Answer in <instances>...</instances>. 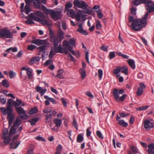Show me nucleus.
I'll list each match as a JSON object with an SVG mask.
<instances>
[{"instance_id": "4d7b16f0", "label": "nucleus", "mask_w": 154, "mask_h": 154, "mask_svg": "<svg viewBox=\"0 0 154 154\" xmlns=\"http://www.w3.org/2000/svg\"><path fill=\"white\" fill-rule=\"evenodd\" d=\"M91 129V127L88 128L86 130V136L88 137H89L90 136L91 132L90 131V130Z\"/></svg>"}, {"instance_id": "20e7f679", "label": "nucleus", "mask_w": 154, "mask_h": 154, "mask_svg": "<svg viewBox=\"0 0 154 154\" xmlns=\"http://www.w3.org/2000/svg\"><path fill=\"white\" fill-rule=\"evenodd\" d=\"M42 8L44 12L46 14H50L53 19L57 20L61 18L62 9L58 11H55L53 10L48 9L44 5L42 6Z\"/></svg>"}, {"instance_id": "393cba45", "label": "nucleus", "mask_w": 154, "mask_h": 154, "mask_svg": "<svg viewBox=\"0 0 154 154\" xmlns=\"http://www.w3.org/2000/svg\"><path fill=\"white\" fill-rule=\"evenodd\" d=\"M121 70H120V72L122 73L125 74V75H128V70L127 67L125 66H124L122 67H121Z\"/></svg>"}, {"instance_id": "79ce46f5", "label": "nucleus", "mask_w": 154, "mask_h": 154, "mask_svg": "<svg viewBox=\"0 0 154 154\" xmlns=\"http://www.w3.org/2000/svg\"><path fill=\"white\" fill-rule=\"evenodd\" d=\"M116 54L119 56L122 57L124 58L128 59L129 58V56L125 54H122L121 52H117L116 53Z\"/></svg>"}, {"instance_id": "9d476101", "label": "nucleus", "mask_w": 154, "mask_h": 154, "mask_svg": "<svg viewBox=\"0 0 154 154\" xmlns=\"http://www.w3.org/2000/svg\"><path fill=\"white\" fill-rule=\"evenodd\" d=\"M30 16L32 17L33 20L38 22H41L42 24L44 25H46L50 26H51L52 25V23H51L49 22L48 20L41 19L38 17H33V16L32 14H31L30 15Z\"/></svg>"}, {"instance_id": "7ed1b4c3", "label": "nucleus", "mask_w": 154, "mask_h": 154, "mask_svg": "<svg viewBox=\"0 0 154 154\" xmlns=\"http://www.w3.org/2000/svg\"><path fill=\"white\" fill-rule=\"evenodd\" d=\"M73 4L74 8L76 7L84 10L82 12L85 14H91L92 13L91 10L88 8L89 5L84 1L74 0Z\"/></svg>"}, {"instance_id": "4468645a", "label": "nucleus", "mask_w": 154, "mask_h": 154, "mask_svg": "<svg viewBox=\"0 0 154 154\" xmlns=\"http://www.w3.org/2000/svg\"><path fill=\"white\" fill-rule=\"evenodd\" d=\"M77 32L85 35L88 34V32L86 30L83 29V27L82 23H80L78 26V29L77 30Z\"/></svg>"}, {"instance_id": "e2e57ef3", "label": "nucleus", "mask_w": 154, "mask_h": 154, "mask_svg": "<svg viewBox=\"0 0 154 154\" xmlns=\"http://www.w3.org/2000/svg\"><path fill=\"white\" fill-rule=\"evenodd\" d=\"M53 63V61L52 59H50L47 60L46 62L44 63V65L45 66H47L49 64Z\"/></svg>"}, {"instance_id": "b1692460", "label": "nucleus", "mask_w": 154, "mask_h": 154, "mask_svg": "<svg viewBox=\"0 0 154 154\" xmlns=\"http://www.w3.org/2000/svg\"><path fill=\"white\" fill-rule=\"evenodd\" d=\"M39 120V118L36 117L35 118H32L30 120H29V122L31 123V125H35L36 122H38Z\"/></svg>"}, {"instance_id": "338daca9", "label": "nucleus", "mask_w": 154, "mask_h": 154, "mask_svg": "<svg viewBox=\"0 0 154 154\" xmlns=\"http://www.w3.org/2000/svg\"><path fill=\"white\" fill-rule=\"evenodd\" d=\"M85 94L86 95H87V96L89 97H90L91 98H92L94 97L93 95L90 91L86 92L85 93Z\"/></svg>"}, {"instance_id": "473e14b6", "label": "nucleus", "mask_w": 154, "mask_h": 154, "mask_svg": "<svg viewBox=\"0 0 154 154\" xmlns=\"http://www.w3.org/2000/svg\"><path fill=\"white\" fill-rule=\"evenodd\" d=\"M118 124L124 127H126L128 126V123L125 122L123 120H120Z\"/></svg>"}, {"instance_id": "a878e982", "label": "nucleus", "mask_w": 154, "mask_h": 154, "mask_svg": "<svg viewBox=\"0 0 154 154\" xmlns=\"http://www.w3.org/2000/svg\"><path fill=\"white\" fill-rule=\"evenodd\" d=\"M84 140V137L82 134H79L77 136V142L78 143L82 142Z\"/></svg>"}, {"instance_id": "864d4df0", "label": "nucleus", "mask_w": 154, "mask_h": 154, "mask_svg": "<svg viewBox=\"0 0 154 154\" xmlns=\"http://www.w3.org/2000/svg\"><path fill=\"white\" fill-rule=\"evenodd\" d=\"M43 112L45 113H48V112H51V107H48L46 108H45L43 110Z\"/></svg>"}, {"instance_id": "de8ad7c7", "label": "nucleus", "mask_w": 154, "mask_h": 154, "mask_svg": "<svg viewBox=\"0 0 154 154\" xmlns=\"http://www.w3.org/2000/svg\"><path fill=\"white\" fill-rule=\"evenodd\" d=\"M45 49L44 50V51H42V60H44V59H45V55H47L48 54V52L45 51Z\"/></svg>"}, {"instance_id": "1a4fd4ad", "label": "nucleus", "mask_w": 154, "mask_h": 154, "mask_svg": "<svg viewBox=\"0 0 154 154\" xmlns=\"http://www.w3.org/2000/svg\"><path fill=\"white\" fill-rule=\"evenodd\" d=\"M63 43V46L67 48H72L75 47V40L74 38L70 39L69 41L64 40Z\"/></svg>"}, {"instance_id": "09e8293b", "label": "nucleus", "mask_w": 154, "mask_h": 154, "mask_svg": "<svg viewBox=\"0 0 154 154\" xmlns=\"http://www.w3.org/2000/svg\"><path fill=\"white\" fill-rule=\"evenodd\" d=\"M89 52L88 51H86L85 52V59L86 62L88 63H89Z\"/></svg>"}, {"instance_id": "a211bd4d", "label": "nucleus", "mask_w": 154, "mask_h": 154, "mask_svg": "<svg viewBox=\"0 0 154 154\" xmlns=\"http://www.w3.org/2000/svg\"><path fill=\"white\" fill-rule=\"evenodd\" d=\"M22 121L18 117H17L14 121L13 126L18 127L21 124Z\"/></svg>"}, {"instance_id": "aec40b11", "label": "nucleus", "mask_w": 154, "mask_h": 154, "mask_svg": "<svg viewBox=\"0 0 154 154\" xmlns=\"http://www.w3.org/2000/svg\"><path fill=\"white\" fill-rule=\"evenodd\" d=\"M57 35L61 41L64 38V33L63 31L60 29L57 31Z\"/></svg>"}, {"instance_id": "a18cd8bd", "label": "nucleus", "mask_w": 154, "mask_h": 154, "mask_svg": "<svg viewBox=\"0 0 154 154\" xmlns=\"http://www.w3.org/2000/svg\"><path fill=\"white\" fill-rule=\"evenodd\" d=\"M33 5L37 8L39 7V0H32Z\"/></svg>"}, {"instance_id": "f3484780", "label": "nucleus", "mask_w": 154, "mask_h": 154, "mask_svg": "<svg viewBox=\"0 0 154 154\" xmlns=\"http://www.w3.org/2000/svg\"><path fill=\"white\" fill-rule=\"evenodd\" d=\"M128 63L131 67L133 69L135 68L134 61L131 59H129L128 60Z\"/></svg>"}, {"instance_id": "5fc2aeb1", "label": "nucleus", "mask_w": 154, "mask_h": 154, "mask_svg": "<svg viewBox=\"0 0 154 154\" xmlns=\"http://www.w3.org/2000/svg\"><path fill=\"white\" fill-rule=\"evenodd\" d=\"M75 18L77 21H79L81 20V15L78 12L76 13L75 14Z\"/></svg>"}, {"instance_id": "dca6fc26", "label": "nucleus", "mask_w": 154, "mask_h": 154, "mask_svg": "<svg viewBox=\"0 0 154 154\" xmlns=\"http://www.w3.org/2000/svg\"><path fill=\"white\" fill-rule=\"evenodd\" d=\"M149 149L148 153L149 154H154V143H152L148 145Z\"/></svg>"}, {"instance_id": "0e129e2a", "label": "nucleus", "mask_w": 154, "mask_h": 154, "mask_svg": "<svg viewBox=\"0 0 154 154\" xmlns=\"http://www.w3.org/2000/svg\"><path fill=\"white\" fill-rule=\"evenodd\" d=\"M137 10V9L136 8H131V14L133 15H136V11Z\"/></svg>"}, {"instance_id": "6ab92c4d", "label": "nucleus", "mask_w": 154, "mask_h": 154, "mask_svg": "<svg viewBox=\"0 0 154 154\" xmlns=\"http://www.w3.org/2000/svg\"><path fill=\"white\" fill-rule=\"evenodd\" d=\"M54 123L55 124L57 127H60L62 123L61 120L59 119L55 118L54 120Z\"/></svg>"}, {"instance_id": "8fccbe9b", "label": "nucleus", "mask_w": 154, "mask_h": 154, "mask_svg": "<svg viewBox=\"0 0 154 154\" xmlns=\"http://www.w3.org/2000/svg\"><path fill=\"white\" fill-rule=\"evenodd\" d=\"M98 77L99 80H101L102 78L103 75V70L101 69H99L98 70Z\"/></svg>"}, {"instance_id": "37998d69", "label": "nucleus", "mask_w": 154, "mask_h": 154, "mask_svg": "<svg viewBox=\"0 0 154 154\" xmlns=\"http://www.w3.org/2000/svg\"><path fill=\"white\" fill-rule=\"evenodd\" d=\"M72 125L76 129V130H78V125L76 122V120L75 118L73 119Z\"/></svg>"}, {"instance_id": "f03ea898", "label": "nucleus", "mask_w": 154, "mask_h": 154, "mask_svg": "<svg viewBox=\"0 0 154 154\" xmlns=\"http://www.w3.org/2000/svg\"><path fill=\"white\" fill-rule=\"evenodd\" d=\"M12 105L15 107H18L20 105L22 102L21 100L17 98L16 101L11 98L8 99L7 102V106L6 108L3 107H0L1 112L4 115L7 114V119L8 120L9 127H10L13 123L15 119V116L13 113V108Z\"/></svg>"}, {"instance_id": "39448f33", "label": "nucleus", "mask_w": 154, "mask_h": 154, "mask_svg": "<svg viewBox=\"0 0 154 154\" xmlns=\"http://www.w3.org/2000/svg\"><path fill=\"white\" fill-rule=\"evenodd\" d=\"M31 43L38 46L42 45V46L38 47L37 48H45L48 47V46L49 45L48 39H35L32 40ZM27 48H37L35 46L31 45H29Z\"/></svg>"}, {"instance_id": "3c124183", "label": "nucleus", "mask_w": 154, "mask_h": 154, "mask_svg": "<svg viewBox=\"0 0 154 154\" xmlns=\"http://www.w3.org/2000/svg\"><path fill=\"white\" fill-rule=\"evenodd\" d=\"M140 0H134L132 2L133 4L135 6H137L141 4Z\"/></svg>"}, {"instance_id": "a19ab883", "label": "nucleus", "mask_w": 154, "mask_h": 154, "mask_svg": "<svg viewBox=\"0 0 154 154\" xmlns=\"http://www.w3.org/2000/svg\"><path fill=\"white\" fill-rule=\"evenodd\" d=\"M9 75L10 78L12 79L14 78L16 74L15 72L11 70H10L9 71Z\"/></svg>"}, {"instance_id": "774afa93", "label": "nucleus", "mask_w": 154, "mask_h": 154, "mask_svg": "<svg viewBox=\"0 0 154 154\" xmlns=\"http://www.w3.org/2000/svg\"><path fill=\"white\" fill-rule=\"evenodd\" d=\"M129 115V114H125L123 112H122L119 113V115L122 117H125Z\"/></svg>"}, {"instance_id": "c756f323", "label": "nucleus", "mask_w": 154, "mask_h": 154, "mask_svg": "<svg viewBox=\"0 0 154 154\" xmlns=\"http://www.w3.org/2000/svg\"><path fill=\"white\" fill-rule=\"evenodd\" d=\"M67 15L70 17H73L75 16V12L73 9H70L67 11Z\"/></svg>"}, {"instance_id": "f8f14e48", "label": "nucleus", "mask_w": 154, "mask_h": 154, "mask_svg": "<svg viewBox=\"0 0 154 154\" xmlns=\"http://www.w3.org/2000/svg\"><path fill=\"white\" fill-rule=\"evenodd\" d=\"M144 128L147 130H149L153 127V123L151 122L148 119L146 120L144 122Z\"/></svg>"}, {"instance_id": "49530a36", "label": "nucleus", "mask_w": 154, "mask_h": 154, "mask_svg": "<svg viewBox=\"0 0 154 154\" xmlns=\"http://www.w3.org/2000/svg\"><path fill=\"white\" fill-rule=\"evenodd\" d=\"M53 49H51L50 51L49 55V57L50 59H52L53 58L54 55L55 54L54 52V51Z\"/></svg>"}, {"instance_id": "5701e85b", "label": "nucleus", "mask_w": 154, "mask_h": 154, "mask_svg": "<svg viewBox=\"0 0 154 154\" xmlns=\"http://www.w3.org/2000/svg\"><path fill=\"white\" fill-rule=\"evenodd\" d=\"M79 71L81 75L82 79H84L86 75V72L85 69L84 68H81L79 69Z\"/></svg>"}, {"instance_id": "cd10ccee", "label": "nucleus", "mask_w": 154, "mask_h": 154, "mask_svg": "<svg viewBox=\"0 0 154 154\" xmlns=\"http://www.w3.org/2000/svg\"><path fill=\"white\" fill-rule=\"evenodd\" d=\"M3 138L4 139V142L5 145L9 144L10 141L11 139L9 137L3 136Z\"/></svg>"}, {"instance_id": "7c9ffc66", "label": "nucleus", "mask_w": 154, "mask_h": 154, "mask_svg": "<svg viewBox=\"0 0 154 154\" xmlns=\"http://www.w3.org/2000/svg\"><path fill=\"white\" fill-rule=\"evenodd\" d=\"M38 112V109L36 106H34L33 108L31 109L29 111V113L31 115L34 114Z\"/></svg>"}, {"instance_id": "9b49d317", "label": "nucleus", "mask_w": 154, "mask_h": 154, "mask_svg": "<svg viewBox=\"0 0 154 154\" xmlns=\"http://www.w3.org/2000/svg\"><path fill=\"white\" fill-rule=\"evenodd\" d=\"M26 5L24 7V12L26 14H28L31 10L29 8V5L32 2V0H25Z\"/></svg>"}, {"instance_id": "ddd939ff", "label": "nucleus", "mask_w": 154, "mask_h": 154, "mask_svg": "<svg viewBox=\"0 0 154 154\" xmlns=\"http://www.w3.org/2000/svg\"><path fill=\"white\" fill-rule=\"evenodd\" d=\"M31 14H32L33 16L34 17H36V16H37L41 18H44L45 17V16L44 14L41 11H36L35 13H31L29 15V17L31 18L33 20L32 17L30 16V15Z\"/></svg>"}, {"instance_id": "6e6552de", "label": "nucleus", "mask_w": 154, "mask_h": 154, "mask_svg": "<svg viewBox=\"0 0 154 154\" xmlns=\"http://www.w3.org/2000/svg\"><path fill=\"white\" fill-rule=\"evenodd\" d=\"M13 34L8 29H0V36L2 38L5 37L7 38H12Z\"/></svg>"}, {"instance_id": "e433bc0d", "label": "nucleus", "mask_w": 154, "mask_h": 154, "mask_svg": "<svg viewBox=\"0 0 154 154\" xmlns=\"http://www.w3.org/2000/svg\"><path fill=\"white\" fill-rule=\"evenodd\" d=\"M96 28L98 30H100L101 29L102 26L99 20H97L96 22Z\"/></svg>"}, {"instance_id": "2eb2a0df", "label": "nucleus", "mask_w": 154, "mask_h": 154, "mask_svg": "<svg viewBox=\"0 0 154 154\" xmlns=\"http://www.w3.org/2000/svg\"><path fill=\"white\" fill-rule=\"evenodd\" d=\"M54 49V51L55 53H64L66 54H68V51L67 50V49Z\"/></svg>"}, {"instance_id": "4c0bfd02", "label": "nucleus", "mask_w": 154, "mask_h": 154, "mask_svg": "<svg viewBox=\"0 0 154 154\" xmlns=\"http://www.w3.org/2000/svg\"><path fill=\"white\" fill-rule=\"evenodd\" d=\"M96 11L97 12V16L99 19H102L103 17V14L101 12V10L100 9H98Z\"/></svg>"}, {"instance_id": "4be33fe9", "label": "nucleus", "mask_w": 154, "mask_h": 154, "mask_svg": "<svg viewBox=\"0 0 154 154\" xmlns=\"http://www.w3.org/2000/svg\"><path fill=\"white\" fill-rule=\"evenodd\" d=\"M121 67L120 66H118L116 67V69H114L113 72V73L114 74H115L116 75L117 77H118L120 76V74H118L120 72V70H121Z\"/></svg>"}, {"instance_id": "c03bdc74", "label": "nucleus", "mask_w": 154, "mask_h": 154, "mask_svg": "<svg viewBox=\"0 0 154 154\" xmlns=\"http://www.w3.org/2000/svg\"><path fill=\"white\" fill-rule=\"evenodd\" d=\"M96 135L98 137L101 139H103V137L102 135L101 132L99 130H97L96 131Z\"/></svg>"}, {"instance_id": "412c9836", "label": "nucleus", "mask_w": 154, "mask_h": 154, "mask_svg": "<svg viewBox=\"0 0 154 154\" xmlns=\"http://www.w3.org/2000/svg\"><path fill=\"white\" fill-rule=\"evenodd\" d=\"M72 4L70 2H67L65 5L64 12H66L69 9L72 7Z\"/></svg>"}, {"instance_id": "13d9d810", "label": "nucleus", "mask_w": 154, "mask_h": 154, "mask_svg": "<svg viewBox=\"0 0 154 154\" xmlns=\"http://www.w3.org/2000/svg\"><path fill=\"white\" fill-rule=\"evenodd\" d=\"M35 89L37 92L39 93L44 90V89H43L42 87H40L39 86H36Z\"/></svg>"}, {"instance_id": "f704fd0d", "label": "nucleus", "mask_w": 154, "mask_h": 154, "mask_svg": "<svg viewBox=\"0 0 154 154\" xmlns=\"http://www.w3.org/2000/svg\"><path fill=\"white\" fill-rule=\"evenodd\" d=\"M27 20L25 21V23L28 24L30 25L32 24H35V23L32 20V18H31L29 17L28 16V17H27Z\"/></svg>"}, {"instance_id": "6e6d98bb", "label": "nucleus", "mask_w": 154, "mask_h": 154, "mask_svg": "<svg viewBox=\"0 0 154 154\" xmlns=\"http://www.w3.org/2000/svg\"><path fill=\"white\" fill-rule=\"evenodd\" d=\"M36 62L35 60V58L34 57H32L30 60L29 62V64L30 65H32L35 62Z\"/></svg>"}, {"instance_id": "f257e3e1", "label": "nucleus", "mask_w": 154, "mask_h": 154, "mask_svg": "<svg viewBox=\"0 0 154 154\" xmlns=\"http://www.w3.org/2000/svg\"><path fill=\"white\" fill-rule=\"evenodd\" d=\"M147 12L144 15V17L141 19H134L132 16H130L128 18L129 23H131V25L128 24V25L130 27L131 29L134 31H138L144 27L147 24V18L149 14L154 12V7L152 6L146 9Z\"/></svg>"}, {"instance_id": "ea45409f", "label": "nucleus", "mask_w": 154, "mask_h": 154, "mask_svg": "<svg viewBox=\"0 0 154 154\" xmlns=\"http://www.w3.org/2000/svg\"><path fill=\"white\" fill-rule=\"evenodd\" d=\"M149 107L148 106H141L140 107L136 108V109L137 110L141 111L147 109Z\"/></svg>"}, {"instance_id": "052dcab7", "label": "nucleus", "mask_w": 154, "mask_h": 154, "mask_svg": "<svg viewBox=\"0 0 154 154\" xmlns=\"http://www.w3.org/2000/svg\"><path fill=\"white\" fill-rule=\"evenodd\" d=\"M35 139L38 140H40L43 142H45L46 140L43 137L41 136H37L36 137Z\"/></svg>"}, {"instance_id": "58836bf2", "label": "nucleus", "mask_w": 154, "mask_h": 154, "mask_svg": "<svg viewBox=\"0 0 154 154\" xmlns=\"http://www.w3.org/2000/svg\"><path fill=\"white\" fill-rule=\"evenodd\" d=\"M52 118V117L49 115H45V122L47 123H49L51 121Z\"/></svg>"}, {"instance_id": "c85d7f7f", "label": "nucleus", "mask_w": 154, "mask_h": 154, "mask_svg": "<svg viewBox=\"0 0 154 154\" xmlns=\"http://www.w3.org/2000/svg\"><path fill=\"white\" fill-rule=\"evenodd\" d=\"M1 83L2 86L4 87L8 88L9 87V83L7 79L3 80Z\"/></svg>"}, {"instance_id": "c9c22d12", "label": "nucleus", "mask_w": 154, "mask_h": 154, "mask_svg": "<svg viewBox=\"0 0 154 154\" xmlns=\"http://www.w3.org/2000/svg\"><path fill=\"white\" fill-rule=\"evenodd\" d=\"M59 43V41L58 38H55L54 39L53 45L54 48H56Z\"/></svg>"}, {"instance_id": "bb28decb", "label": "nucleus", "mask_w": 154, "mask_h": 154, "mask_svg": "<svg viewBox=\"0 0 154 154\" xmlns=\"http://www.w3.org/2000/svg\"><path fill=\"white\" fill-rule=\"evenodd\" d=\"M20 141H19L18 142H16L15 143H14V145H13V143L12 142V143H10V148L11 149H15L16 148H17V147L19 145V144H20Z\"/></svg>"}, {"instance_id": "bf43d9fd", "label": "nucleus", "mask_w": 154, "mask_h": 154, "mask_svg": "<svg viewBox=\"0 0 154 154\" xmlns=\"http://www.w3.org/2000/svg\"><path fill=\"white\" fill-rule=\"evenodd\" d=\"M109 58L111 59L115 57V52H110L109 53Z\"/></svg>"}, {"instance_id": "0eeeda50", "label": "nucleus", "mask_w": 154, "mask_h": 154, "mask_svg": "<svg viewBox=\"0 0 154 154\" xmlns=\"http://www.w3.org/2000/svg\"><path fill=\"white\" fill-rule=\"evenodd\" d=\"M118 89L116 88H115L113 90L112 94L114 98L117 102L121 101L122 102L124 100L125 97L127 96V95L126 94H124L119 97V94H118Z\"/></svg>"}, {"instance_id": "680f3d73", "label": "nucleus", "mask_w": 154, "mask_h": 154, "mask_svg": "<svg viewBox=\"0 0 154 154\" xmlns=\"http://www.w3.org/2000/svg\"><path fill=\"white\" fill-rule=\"evenodd\" d=\"M152 4L153 3H152L151 1L149 0H147L146 2L145 3V4H146V6H147L149 8L150 7L152 6Z\"/></svg>"}, {"instance_id": "603ef678", "label": "nucleus", "mask_w": 154, "mask_h": 154, "mask_svg": "<svg viewBox=\"0 0 154 154\" xmlns=\"http://www.w3.org/2000/svg\"><path fill=\"white\" fill-rule=\"evenodd\" d=\"M143 92V90L140 89V88H138L136 93L137 96H140Z\"/></svg>"}, {"instance_id": "69168bd1", "label": "nucleus", "mask_w": 154, "mask_h": 154, "mask_svg": "<svg viewBox=\"0 0 154 154\" xmlns=\"http://www.w3.org/2000/svg\"><path fill=\"white\" fill-rule=\"evenodd\" d=\"M61 100L63 106L65 107H66L67 103L66 100L62 98L61 99Z\"/></svg>"}, {"instance_id": "423d86ee", "label": "nucleus", "mask_w": 154, "mask_h": 154, "mask_svg": "<svg viewBox=\"0 0 154 154\" xmlns=\"http://www.w3.org/2000/svg\"><path fill=\"white\" fill-rule=\"evenodd\" d=\"M15 109L20 119L25 120L29 118V116L26 114L25 110L21 106L15 107Z\"/></svg>"}, {"instance_id": "72a5a7b5", "label": "nucleus", "mask_w": 154, "mask_h": 154, "mask_svg": "<svg viewBox=\"0 0 154 154\" xmlns=\"http://www.w3.org/2000/svg\"><path fill=\"white\" fill-rule=\"evenodd\" d=\"M15 127L13 125L12 126L9 131V134L10 135H12L13 134H16V131L17 129L15 128Z\"/></svg>"}, {"instance_id": "2f4dec72", "label": "nucleus", "mask_w": 154, "mask_h": 154, "mask_svg": "<svg viewBox=\"0 0 154 154\" xmlns=\"http://www.w3.org/2000/svg\"><path fill=\"white\" fill-rule=\"evenodd\" d=\"M44 97L45 99L49 100L53 104H56L57 103V101L54 98L50 97H48V96L46 95H44Z\"/></svg>"}]
</instances>
